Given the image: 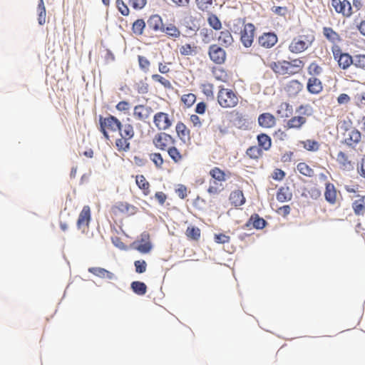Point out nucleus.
<instances>
[{
  "label": "nucleus",
  "instance_id": "nucleus-1",
  "mask_svg": "<svg viewBox=\"0 0 365 365\" xmlns=\"http://www.w3.org/2000/svg\"><path fill=\"white\" fill-rule=\"evenodd\" d=\"M304 65V63L302 60L296 58L291 61H279L272 62L269 66L278 75L293 76L299 73L303 69Z\"/></svg>",
  "mask_w": 365,
  "mask_h": 365
},
{
  "label": "nucleus",
  "instance_id": "nucleus-2",
  "mask_svg": "<svg viewBox=\"0 0 365 365\" xmlns=\"http://www.w3.org/2000/svg\"><path fill=\"white\" fill-rule=\"evenodd\" d=\"M118 131L120 138L115 140V147L119 152H128L130 149V140L135 136L134 127L130 123H121Z\"/></svg>",
  "mask_w": 365,
  "mask_h": 365
},
{
  "label": "nucleus",
  "instance_id": "nucleus-3",
  "mask_svg": "<svg viewBox=\"0 0 365 365\" xmlns=\"http://www.w3.org/2000/svg\"><path fill=\"white\" fill-rule=\"evenodd\" d=\"M240 96L232 89L219 86L217 94L218 104L222 108H233L239 104Z\"/></svg>",
  "mask_w": 365,
  "mask_h": 365
},
{
  "label": "nucleus",
  "instance_id": "nucleus-4",
  "mask_svg": "<svg viewBox=\"0 0 365 365\" xmlns=\"http://www.w3.org/2000/svg\"><path fill=\"white\" fill-rule=\"evenodd\" d=\"M344 130L342 143L354 148L361 140V134L356 128L351 127V120H344L341 125Z\"/></svg>",
  "mask_w": 365,
  "mask_h": 365
},
{
  "label": "nucleus",
  "instance_id": "nucleus-5",
  "mask_svg": "<svg viewBox=\"0 0 365 365\" xmlns=\"http://www.w3.org/2000/svg\"><path fill=\"white\" fill-rule=\"evenodd\" d=\"M121 123L118 118L110 114L106 117L99 116L100 131L107 140L110 138L109 133L117 132L120 128Z\"/></svg>",
  "mask_w": 365,
  "mask_h": 365
},
{
  "label": "nucleus",
  "instance_id": "nucleus-6",
  "mask_svg": "<svg viewBox=\"0 0 365 365\" xmlns=\"http://www.w3.org/2000/svg\"><path fill=\"white\" fill-rule=\"evenodd\" d=\"M314 40V36L310 35H302L294 38L289 45V51L293 53H299L307 50Z\"/></svg>",
  "mask_w": 365,
  "mask_h": 365
},
{
  "label": "nucleus",
  "instance_id": "nucleus-7",
  "mask_svg": "<svg viewBox=\"0 0 365 365\" xmlns=\"http://www.w3.org/2000/svg\"><path fill=\"white\" fill-rule=\"evenodd\" d=\"M152 143L156 149L166 151L172 144L176 143V140L171 135L165 132H159L154 135Z\"/></svg>",
  "mask_w": 365,
  "mask_h": 365
},
{
  "label": "nucleus",
  "instance_id": "nucleus-8",
  "mask_svg": "<svg viewBox=\"0 0 365 365\" xmlns=\"http://www.w3.org/2000/svg\"><path fill=\"white\" fill-rule=\"evenodd\" d=\"M210 59L215 64L222 65L227 59V53L224 47L217 44H212L207 51Z\"/></svg>",
  "mask_w": 365,
  "mask_h": 365
},
{
  "label": "nucleus",
  "instance_id": "nucleus-9",
  "mask_svg": "<svg viewBox=\"0 0 365 365\" xmlns=\"http://www.w3.org/2000/svg\"><path fill=\"white\" fill-rule=\"evenodd\" d=\"M110 211L112 214L115 216H130L138 212V207L127 202H117L111 207Z\"/></svg>",
  "mask_w": 365,
  "mask_h": 365
},
{
  "label": "nucleus",
  "instance_id": "nucleus-10",
  "mask_svg": "<svg viewBox=\"0 0 365 365\" xmlns=\"http://www.w3.org/2000/svg\"><path fill=\"white\" fill-rule=\"evenodd\" d=\"M153 122L155 128L160 131L167 130L173 125V120L169 114L162 111L154 114Z\"/></svg>",
  "mask_w": 365,
  "mask_h": 365
},
{
  "label": "nucleus",
  "instance_id": "nucleus-11",
  "mask_svg": "<svg viewBox=\"0 0 365 365\" xmlns=\"http://www.w3.org/2000/svg\"><path fill=\"white\" fill-rule=\"evenodd\" d=\"M255 34V26L252 23L245 24L240 31V41L243 46L249 48L252 46Z\"/></svg>",
  "mask_w": 365,
  "mask_h": 365
},
{
  "label": "nucleus",
  "instance_id": "nucleus-12",
  "mask_svg": "<svg viewBox=\"0 0 365 365\" xmlns=\"http://www.w3.org/2000/svg\"><path fill=\"white\" fill-rule=\"evenodd\" d=\"M331 6L334 11L344 18H349L352 14V7L348 0H331Z\"/></svg>",
  "mask_w": 365,
  "mask_h": 365
},
{
  "label": "nucleus",
  "instance_id": "nucleus-13",
  "mask_svg": "<svg viewBox=\"0 0 365 365\" xmlns=\"http://www.w3.org/2000/svg\"><path fill=\"white\" fill-rule=\"evenodd\" d=\"M91 220V207L88 205L83 207L81 211L79 213L76 226L79 230L82 232H85L88 229L90 222Z\"/></svg>",
  "mask_w": 365,
  "mask_h": 365
},
{
  "label": "nucleus",
  "instance_id": "nucleus-14",
  "mask_svg": "<svg viewBox=\"0 0 365 365\" xmlns=\"http://www.w3.org/2000/svg\"><path fill=\"white\" fill-rule=\"evenodd\" d=\"M153 113L151 107L138 104L134 106L133 110V117L135 120L145 122L150 118Z\"/></svg>",
  "mask_w": 365,
  "mask_h": 365
},
{
  "label": "nucleus",
  "instance_id": "nucleus-15",
  "mask_svg": "<svg viewBox=\"0 0 365 365\" xmlns=\"http://www.w3.org/2000/svg\"><path fill=\"white\" fill-rule=\"evenodd\" d=\"M134 249L143 254H146L152 250V244L150 240V235L144 232L140 235V240L135 241L133 243Z\"/></svg>",
  "mask_w": 365,
  "mask_h": 365
},
{
  "label": "nucleus",
  "instance_id": "nucleus-16",
  "mask_svg": "<svg viewBox=\"0 0 365 365\" xmlns=\"http://www.w3.org/2000/svg\"><path fill=\"white\" fill-rule=\"evenodd\" d=\"M169 157L175 163H180L187 156V152L185 150L178 148L175 144H172L166 150Z\"/></svg>",
  "mask_w": 365,
  "mask_h": 365
},
{
  "label": "nucleus",
  "instance_id": "nucleus-17",
  "mask_svg": "<svg viewBox=\"0 0 365 365\" xmlns=\"http://www.w3.org/2000/svg\"><path fill=\"white\" fill-rule=\"evenodd\" d=\"M307 119L299 115L291 117L284 125L287 130H301L307 123Z\"/></svg>",
  "mask_w": 365,
  "mask_h": 365
},
{
  "label": "nucleus",
  "instance_id": "nucleus-18",
  "mask_svg": "<svg viewBox=\"0 0 365 365\" xmlns=\"http://www.w3.org/2000/svg\"><path fill=\"white\" fill-rule=\"evenodd\" d=\"M323 83L318 77H309L307 82V91L312 95H318L322 92Z\"/></svg>",
  "mask_w": 365,
  "mask_h": 365
},
{
  "label": "nucleus",
  "instance_id": "nucleus-19",
  "mask_svg": "<svg viewBox=\"0 0 365 365\" xmlns=\"http://www.w3.org/2000/svg\"><path fill=\"white\" fill-rule=\"evenodd\" d=\"M278 41L277 35L273 32H267L262 34L258 38L259 44L266 48L274 46Z\"/></svg>",
  "mask_w": 365,
  "mask_h": 365
},
{
  "label": "nucleus",
  "instance_id": "nucleus-20",
  "mask_svg": "<svg viewBox=\"0 0 365 365\" xmlns=\"http://www.w3.org/2000/svg\"><path fill=\"white\" fill-rule=\"evenodd\" d=\"M258 124L264 128H272L276 125L277 120L270 113H263L258 116Z\"/></svg>",
  "mask_w": 365,
  "mask_h": 365
},
{
  "label": "nucleus",
  "instance_id": "nucleus-21",
  "mask_svg": "<svg viewBox=\"0 0 365 365\" xmlns=\"http://www.w3.org/2000/svg\"><path fill=\"white\" fill-rule=\"evenodd\" d=\"M324 198L330 205H335L337 201L338 191L334 184L325 183Z\"/></svg>",
  "mask_w": 365,
  "mask_h": 365
},
{
  "label": "nucleus",
  "instance_id": "nucleus-22",
  "mask_svg": "<svg viewBox=\"0 0 365 365\" xmlns=\"http://www.w3.org/2000/svg\"><path fill=\"white\" fill-rule=\"evenodd\" d=\"M303 90V84L297 79L289 81L285 87L284 91L289 96L293 97L298 95Z\"/></svg>",
  "mask_w": 365,
  "mask_h": 365
},
{
  "label": "nucleus",
  "instance_id": "nucleus-23",
  "mask_svg": "<svg viewBox=\"0 0 365 365\" xmlns=\"http://www.w3.org/2000/svg\"><path fill=\"white\" fill-rule=\"evenodd\" d=\"M229 201L232 206L238 208L245 203L246 199L242 190H235L230 192Z\"/></svg>",
  "mask_w": 365,
  "mask_h": 365
},
{
  "label": "nucleus",
  "instance_id": "nucleus-24",
  "mask_svg": "<svg viewBox=\"0 0 365 365\" xmlns=\"http://www.w3.org/2000/svg\"><path fill=\"white\" fill-rule=\"evenodd\" d=\"M217 45L224 48L231 46L234 43V38L230 31L225 29L220 31L217 37Z\"/></svg>",
  "mask_w": 365,
  "mask_h": 365
},
{
  "label": "nucleus",
  "instance_id": "nucleus-25",
  "mask_svg": "<svg viewBox=\"0 0 365 365\" xmlns=\"http://www.w3.org/2000/svg\"><path fill=\"white\" fill-rule=\"evenodd\" d=\"M148 28L153 31H162L163 22L162 18L158 14H153L147 21Z\"/></svg>",
  "mask_w": 365,
  "mask_h": 365
},
{
  "label": "nucleus",
  "instance_id": "nucleus-26",
  "mask_svg": "<svg viewBox=\"0 0 365 365\" xmlns=\"http://www.w3.org/2000/svg\"><path fill=\"white\" fill-rule=\"evenodd\" d=\"M322 32L326 39L334 45L339 43L342 40L341 36L331 27H324Z\"/></svg>",
  "mask_w": 365,
  "mask_h": 365
},
{
  "label": "nucleus",
  "instance_id": "nucleus-27",
  "mask_svg": "<svg viewBox=\"0 0 365 365\" xmlns=\"http://www.w3.org/2000/svg\"><path fill=\"white\" fill-rule=\"evenodd\" d=\"M336 160L340 168L344 170H351L353 169V163L349 159V155L344 152L340 151L337 154Z\"/></svg>",
  "mask_w": 365,
  "mask_h": 365
},
{
  "label": "nucleus",
  "instance_id": "nucleus-28",
  "mask_svg": "<svg viewBox=\"0 0 365 365\" xmlns=\"http://www.w3.org/2000/svg\"><path fill=\"white\" fill-rule=\"evenodd\" d=\"M178 137L182 141L190 139V130L182 122H178L175 126Z\"/></svg>",
  "mask_w": 365,
  "mask_h": 365
},
{
  "label": "nucleus",
  "instance_id": "nucleus-29",
  "mask_svg": "<svg viewBox=\"0 0 365 365\" xmlns=\"http://www.w3.org/2000/svg\"><path fill=\"white\" fill-rule=\"evenodd\" d=\"M258 147L262 148V151H268L272 147V139L271 138L265 134L260 133L257 137Z\"/></svg>",
  "mask_w": 365,
  "mask_h": 365
},
{
  "label": "nucleus",
  "instance_id": "nucleus-30",
  "mask_svg": "<svg viewBox=\"0 0 365 365\" xmlns=\"http://www.w3.org/2000/svg\"><path fill=\"white\" fill-rule=\"evenodd\" d=\"M135 183L143 191V193L144 195H148L150 193V183L149 182L145 179L144 175H138L135 176Z\"/></svg>",
  "mask_w": 365,
  "mask_h": 365
},
{
  "label": "nucleus",
  "instance_id": "nucleus-31",
  "mask_svg": "<svg viewBox=\"0 0 365 365\" xmlns=\"http://www.w3.org/2000/svg\"><path fill=\"white\" fill-rule=\"evenodd\" d=\"M88 272L100 278H106L108 279L114 278V274L104 268L90 267L88 268Z\"/></svg>",
  "mask_w": 365,
  "mask_h": 365
},
{
  "label": "nucleus",
  "instance_id": "nucleus-32",
  "mask_svg": "<svg viewBox=\"0 0 365 365\" xmlns=\"http://www.w3.org/2000/svg\"><path fill=\"white\" fill-rule=\"evenodd\" d=\"M263 155V151L262 148H259L257 145H252L249 147L246 152L245 156L251 160L257 161Z\"/></svg>",
  "mask_w": 365,
  "mask_h": 365
},
{
  "label": "nucleus",
  "instance_id": "nucleus-33",
  "mask_svg": "<svg viewBox=\"0 0 365 365\" xmlns=\"http://www.w3.org/2000/svg\"><path fill=\"white\" fill-rule=\"evenodd\" d=\"M276 113L280 118H289L292 113V107L289 103L282 102L278 106Z\"/></svg>",
  "mask_w": 365,
  "mask_h": 365
},
{
  "label": "nucleus",
  "instance_id": "nucleus-34",
  "mask_svg": "<svg viewBox=\"0 0 365 365\" xmlns=\"http://www.w3.org/2000/svg\"><path fill=\"white\" fill-rule=\"evenodd\" d=\"M296 113H297L300 116H304L306 119H307L308 117L312 116L314 114V108L313 107L307 103V104H301L299 105L295 110Z\"/></svg>",
  "mask_w": 365,
  "mask_h": 365
},
{
  "label": "nucleus",
  "instance_id": "nucleus-35",
  "mask_svg": "<svg viewBox=\"0 0 365 365\" xmlns=\"http://www.w3.org/2000/svg\"><path fill=\"white\" fill-rule=\"evenodd\" d=\"M323 73L322 66L319 64L317 61H313L309 63L307 67V73L310 77H318L320 76Z\"/></svg>",
  "mask_w": 365,
  "mask_h": 365
},
{
  "label": "nucleus",
  "instance_id": "nucleus-36",
  "mask_svg": "<svg viewBox=\"0 0 365 365\" xmlns=\"http://www.w3.org/2000/svg\"><path fill=\"white\" fill-rule=\"evenodd\" d=\"M209 175L212 180H218L220 182H225L227 180L225 173L218 167L212 168L209 172Z\"/></svg>",
  "mask_w": 365,
  "mask_h": 365
},
{
  "label": "nucleus",
  "instance_id": "nucleus-37",
  "mask_svg": "<svg viewBox=\"0 0 365 365\" xmlns=\"http://www.w3.org/2000/svg\"><path fill=\"white\" fill-rule=\"evenodd\" d=\"M352 58L353 57L350 54L346 53L340 55L339 60L336 61L341 69L346 70L352 64Z\"/></svg>",
  "mask_w": 365,
  "mask_h": 365
},
{
  "label": "nucleus",
  "instance_id": "nucleus-38",
  "mask_svg": "<svg viewBox=\"0 0 365 365\" xmlns=\"http://www.w3.org/2000/svg\"><path fill=\"white\" fill-rule=\"evenodd\" d=\"M223 190L222 182H218V180H210L209 182V187L207 190V192L210 195H218Z\"/></svg>",
  "mask_w": 365,
  "mask_h": 365
},
{
  "label": "nucleus",
  "instance_id": "nucleus-39",
  "mask_svg": "<svg viewBox=\"0 0 365 365\" xmlns=\"http://www.w3.org/2000/svg\"><path fill=\"white\" fill-rule=\"evenodd\" d=\"M351 207L356 215H363L365 212V200L361 197L352 202Z\"/></svg>",
  "mask_w": 365,
  "mask_h": 365
},
{
  "label": "nucleus",
  "instance_id": "nucleus-40",
  "mask_svg": "<svg viewBox=\"0 0 365 365\" xmlns=\"http://www.w3.org/2000/svg\"><path fill=\"white\" fill-rule=\"evenodd\" d=\"M37 13L38 24L41 26L45 24L46 20V11L43 0H39L37 7Z\"/></svg>",
  "mask_w": 365,
  "mask_h": 365
},
{
  "label": "nucleus",
  "instance_id": "nucleus-41",
  "mask_svg": "<svg viewBox=\"0 0 365 365\" xmlns=\"http://www.w3.org/2000/svg\"><path fill=\"white\" fill-rule=\"evenodd\" d=\"M201 235L200 228L194 226H188L185 231L186 237L191 240H199Z\"/></svg>",
  "mask_w": 365,
  "mask_h": 365
},
{
  "label": "nucleus",
  "instance_id": "nucleus-42",
  "mask_svg": "<svg viewBox=\"0 0 365 365\" xmlns=\"http://www.w3.org/2000/svg\"><path fill=\"white\" fill-rule=\"evenodd\" d=\"M276 197L279 202H284L291 200L292 194L289 192L288 187H281L277 190Z\"/></svg>",
  "mask_w": 365,
  "mask_h": 365
},
{
  "label": "nucleus",
  "instance_id": "nucleus-43",
  "mask_svg": "<svg viewBox=\"0 0 365 365\" xmlns=\"http://www.w3.org/2000/svg\"><path fill=\"white\" fill-rule=\"evenodd\" d=\"M214 77L220 81L227 82L230 80V75L227 71L222 68H215L212 70Z\"/></svg>",
  "mask_w": 365,
  "mask_h": 365
},
{
  "label": "nucleus",
  "instance_id": "nucleus-44",
  "mask_svg": "<svg viewBox=\"0 0 365 365\" xmlns=\"http://www.w3.org/2000/svg\"><path fill=\"white\" fill-rule=\"evenodd\" d=\"M300 144L302 145V147L305 150L312 152L317 151L320 147V144L318 141L311 139L300 141Z\"/></svg>",
  "mask_w": 365,
  "mask_h": 365
},
{
  "label": "nucleus",
  "instance_id": "nucleus-45",
  "mask_svg": "<svg viewBox=\"0 0 365 365\" xmlns=\"http://www.w3.org/2000/svg\"><path fill=\"white\" fill-rule=\"evenodd\" d=\"M130 287L134 293L138 295H144L147 292V286L144 282L135 281L130 284Z\"/></svg>",
  "mask_w": 365,
  "mask_h": 365
},
{
  "label": "nucleus",
  "instance_id": "nucleus-46",
  "mask_svg": "<svg viewBox=\"0 0 365 365\" xmlns=\"http://www.w3.org/2000/svg\"><path fill=\"white\" fill-rule=\"evenodd\" d=\"M162 32L165 33L168 36L176 38L180 36V31L174 24H170L166 27L163 28Z\"/></svg>",
  "mask_w": 365,
  "mask_h": 365
},
{
  "label": "nucleus",
  "instance_id": "nucleus-47",
  "mask_svg": "<svg viewBox=\"0 0 365 365\" xmlns=\"http://www.w3.org/2000/svg\"><path fill=\"white\" fill-rule=\"evenodd\" d=\"M297 169L300 174L312 178L314 175V170L305 163H299L297 165Z\"/></svg>",
  "mask_w": 365,
  "mask_h": 365
},
{
  "label": "nucleus",
  "instance_id": "nucleus-48",
  "mask_svg": "<svg viewBox=\"0 0 365 365\" xmlns=\"http://www.w3.org/2000/svg\"><path fill=\"white\" fill-rule=\"evenodd\" d=\"M207 23L210 27L216 31H219L222 29V23L217 16L215 14H209L207 16Z\"/></svg>",
  "mask_w": 365,
  "mask_h": 365
},
{
  "label": "nucleus",
  "instance_id": "nucleus-49",
  "mask_svg": "<svg viewBox=\"0 0 365 365\" xmlns=\"http://www.w3.org/2000/svg\"><path fill=\"white\" fill-rule=\"evenodd\" d=\"M197 9L202 12H208L213 4V0H195Z\"/></svg>",
  "mask_w": 365,
  "mask_h": 365
},
{
  "label": "nucleus",
  "instance_id": "nucleus-50",
  "mask_svg": "<svg viewBox=\"0 0 365 365\" xmlns=\"http://www.w3.org/2000/svg\"><path fill=\"white\" fill-rule=\"evenodd\" d=\"M250 222H252L253 227L256 229H262L267 225V222L257 214L252 215L250 219Z\"/></svg>",
  "mask_w": 365,
  "mask_h": 365
},
{
  "label": "nucleus",
  "instance_id": "nucleus-51",
  "mask_svg": "<svg viewBox=\"0 0 365 365\" xmlns=\"http://www.w3.org/2000/svg\"><path fill=\"white\" fill-rule=\"evenodd\" d=\"M180 99L185 107L190 108L196 101V96L194 93H189L183 94Z\"/></svg>",
  "mask_w": 365,
  "mask_h": 365
},
{
  "label": "nucleus",
  "instance_id": "nucleus-52",
  "mask_svg": "<svg viewBox=\"0 0 365 365\" xmlns=\"http://www.w3.org/2000/svg\"><path fill=\"white\" fill-rule=\"evenodd\" d=\"M145 27V23L143 19H138L133 24V32L137 35H142Z\"/></svg>",
  "mask_w": 365,
  "mask_h": 365
},
{
  "label": "nucleus",
  "instance_id": "nucleus-53",
  "mask_svg": "<svg viewBox=\"0 0 365 365\" xmlns=\"http://www.w3.org/2000/svg\"><path fill=\"white\" fill-rule=\"evenodd\" d=\"M138 64L140 70L144 73H148L150 71V61L143 56H138Z\"/></svg>",
  "mask_w": 365,
  "mask_h": 365
},
{
  "label": "nucleus",
  "instance_id": "nucleus-54",
  "mask_svg": "<svg viewBox=\"0 0 365 365\" xmlns=\"http://www.w3.org/2000/svg\"><path fill=\"white\" fill-rule=\"evenodd\" d=\"M352 64L361 69H365V54H357L353 56Z\"/></svg>",
  "mask_w": 365,
  "mask_h": 365
},
{
  "label": "nucleus",
  "instance_id": "nucleus-55",
  "mask_svg": "<svg viewBox=\"0 0 365 365\" xmlns=\"http://www.w3.org/2000/svg\"><path fill=\"white\" fill-rule=\"evenodd\" d=\"M150 160L154 163L155 166L160 169L164 163V160L160 153H153L150 155Z\"/></svg>",
  "mask_w": 365,
  "mask_h": 365
},
{
  "label": "nucleus",
  "instance_id": "nucleus-56",
  "mask_svg": "<svg viewBox=\"0 0 365 365\" xmlns=\"http://www.w3.org/2000/svg\"><path fill=\"white\" fill-rule=\"evenodd\" d=\"M151 78L153 81L160 83L165 88H170L172 87L170 81L159 74H153Z\"/></svg>",
  "mask_w": 365,
  "mask_h": 365
},
{
  "label": "nucleus",
  "instance_id": "nucleus-57",
  "mask_svg": "<svg viewBox=\"0 0 365 365\" xmlns=\"http://www.w3.org/2000/svg\"><path fill=\"white\" fill-rule=\"evenodd\" d=\"M130 103L127 101H121L117 103L115 108L118 111L127 114L130 110Z\"/></svg>",
  "mask_w": 365,
  "mask_h": 365
},
{
  "label": "nucleus",
  "instance_id": "nucleus-58",
  "mask_svg": "<svg viewBox=\"0 0 365 365\" xmlns=\"http://www.w3.org/2000/svg\"><path fill=\"white\" fill-rule=\"evenodd\" d=\"M180 53L182 56H191L195 53V46L190 43H186L180 47Z\"/></svg>",
  "mask_w": 365,
  "mask_h": 365
},
{
  "label": "nucleus",
  "instance_id": "nucleus-59",
  "mask_svg": "<svg viewBox=\"0 0 365 365\" xmlns=\"http://www.w3.org/2000/svg\"><path fill=\"white\" fill-rule=\"evenodd\" d=\"M115 5L118 10L123 16H128L129 14V9L123 0H116Z\"/></svg>",
  "mask_w": 365,
  "mask_h": 365
},
{
  "label": "nucleus",
  "instance_id": "nucleus-60",
  "mask_svg": "<svg viewBox=\"0 0 365 365\" xmlns=\"http://www.w3.org/2000/svg\"><path fill=\"white\" fill-rule=\"evenodd\" d=\"M135 272L138 274L144 273L147 269V263L145 260H136L134 262Z\"/></svg>",
  "mask_w": 365,
  "mask_h": 365
},
{
  "label": "nucleus",
  "instance_id": "nucleus-61",
  "mask_svg": "<svg viewBox=\"0 0 365 365\" xmlns=\"http://www.w3.org/2000/svg\"><path fill=\"white\" fill-rule=\"evenodd\" d=\"M202 93L207 97L213 96V85L210 83H206L201 86Z\"/></svg>",
  "mask_w": 365,
  "mask_h": 365
},
{
  "label": "nucleus",
  "instance_id": "nucleus-62",
  "mask_svg": "<svg viewBox=\"0 0 365 365\" xmlns=\"http://www.w3.org/2000/svg\"><path fill=\"white\" fill-rule=\"evenodd\" d=\"M187 188L185 185L180 184L175 189V193L180 199H185L187 196Z\"/></svg>",
  "mask_w": 365,
  "mask_h": 365
},
{
  "label": "nucleus",
  "instance_id": "nucleus-63",
  "mask_svg": "<svg viewBox=\"0 0 365 365\" xmlns=\"http://www.w3.org/2000/svg\"><path fill=\"white\" fill-rule=\"evenodd\" d=\"M272 11L278 16H285L288 12V9L286 6H273Z\"/></svg>",
  "mask_w": 365,
  "mask_h": 365
},
{
  "label": "nucleus",
  "instance_id": "nucleus-64",
  "mask_svg": "<svg viewBox=\"0 0 365 365\" xmlns=\"http://www.w3.org/2000/svg\"><path fill=\"white\" fill-rule=\"evenodd\" d=\"M230 237L225 234H218L215 235V241L219 244H225L229 242Z\"/></svg>",
  "mask_w": 365,
  "mask_h": 365
}]
</instances>
